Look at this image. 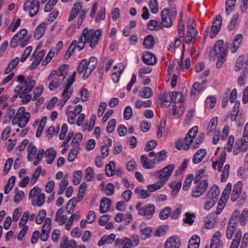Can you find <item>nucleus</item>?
<instances>
[{
	"mask_svg": "<svg viewBox=\"0 0 248 248\" xmlns=\"http://www.w3.org/2000/svg\"><path fill=\"white\" fill-rule=\"evenodd\" d=\"M17 81L20 85H17L14 90L16 93H20V98H21V102L23 104L28 103L32 99L30 93L35 85V81L31 76H28L25 78L23 75H19L17 78Z\"/></svg>",
	"mask_w": 248,
	"mask_h": 248,
	"instance_id": "1",
	"label": "nucleus"
},
{
	"mask_svg": "<svg viewBox=\"0 0 248 248\" xmlns=\"http://www.w3.org/2000/svg\"><path fill=\"white\" fill-rule=\"evenodd\" d=\"M101 35L102 31L99 29L94 30L84 29L78 40L77 48L79 51L81 50L84 48L86 43H89L92 48H95L101 39Z\"/></svg>",
	"mask_w": 248,
	"mask_h": 248,
	"instance_id": "2",
	"label": "nucleus"
},
{
	"mask_svg": "<svg viewBox=\"0 0 248 248\" xmlns=\"http://www.w3.org/2000/svg\"><path fill=\"white\" fill-rule=\"evenodd\" d=\"M242 182L239 181L237 182L233 186L232 191L231 195V201L232 202H235L239 198L238 203L239 204H243L246 201L247 197L246 193L242 192Z\"/></svg>",
	"mask_w": 248,
	"mask_h": 248,
	"instance_id": "3",
	"label": "nucleus"
},
{
	"mask_svg": "<svg viewBox=\"0 0 248 248\" xmlns=\"http://www.w3.org/2000/svg\"><path fill=\"white\" fill-rule=\"evenodd\" d=\"M25 3L23 5V10L24 11L29 12V15L33 17L35 16L39 11L40 7V3L38 0H25Z\"/></svg>",
	"mask_w": 248,
	"mask_h": 248,
	"instance_id": "4",
	"label": "nucleus"
},
{
	"mask_svg": "<svg viewBox=\"0 0 248 248\" xmlns=\"http://www.w3.org/2000/svg\"><path fill=\"white\" fill-rule=\"evenodd\" d=\"M208 186V183L206 179L202 180L195 186L192 192V196L197 198L200 197L206 190Z\"/></svg>",
	"mask_w": 248,
	"mask_h": 248,
	"instance_id": "5",
	"label": "nucleus"
},
{
	"mask_svg": "<svg viewBox=\"0 0 248 248\" xmlns=\"http://www.w3.org/2000/svg\"><path fill=\"white\" fill-rule=\"evenodd\" d=\"M98 61L95 57H91L88 62L87 61V67L85 73H83L82 79H87L91 73L94 70L97 65Z\"/></svg>",
	"mask_w": 248,
	"mask_h": 248,
	"instance_id": "6",
	"label": "nucleus"
},
{
	"mask_svg": "<svg viewBox=\"0 0 248 248\" xmlns=\"http://www.w3.org/2000/svg\"><path fill=\"white\" fill-rule=\"evenodd\" d=\"M155 212V206L149 203L141 207L139 210V215L145 217L147 219H151Z\"/></svg>",
	"mask_w": 248,
	"mask_h": 248,
	"instance_id": "7",
	"label": "nucleus"
},
{
	"mask_svg": "<svg viewBox=\"0 0 248 248\" xmlns=\"http://www.w3.org/2000/svg\"><path fill=\"white\" fill-rule=\"evenodd\" d=\"M221 25L222 17L220 15H218L213 21L210 34V38H213L217 35L220 31Z\"/></svg>",
	"mask_w": 248,
	"mask_h": 248,
	"instance_id": "8",
	"label": "nucleus"
},
{
	"mask_svg": "<svg viewBox=\"0 0 248 248\" xmlns=\"http://www.w3.org/2000/svg\"><path fill=\"white\" fill-rule=\"evenodd\" d=\"M30 118V114L27 112L24 113L21 116H17V119L14 121V118L12 121V124L14 125L17 124L20 128L24 127L29 121Z\"/></svg>",
	"mask_w": 248,
	"mask_h": 248,
	"instance_id": "9",
	"label": "nucleus"
},
{
	"mask_svg": "<svg viewBox=\"0 0 248 248\" xmlns=\"http://www.w3.org/2000/svg\"><path fill=\"white\" fill-rule=\"evenodd\" d=\"M223 44L224 42L223 40H218L215 45L214 50L211 53V55L220 56L223 55V53H224L225 55H227L226 50L223 46Z\"/></svg>",
	"mask_w": 248,
	"mask_h": 248,
	"instance_id": "10",
	"label": "nucleus"
},
{
	"mask_svg": "<svg viewBox=\"0 0 248 248\" xmlns=\"http://www.w3.org/2000/svg\"><path fill=\"white\" fill-rule=\"evenodd\" d=\"M169 14L170 11L168 8L163 9L161 13V24L166 28L170 27L172 25V21Z\"/></svg>",
	"mask_w": 248,
	"mask_h": 248,
	"instance_id": "11",
	"label": "nucleus"
},
{
	"mask_svg": "<svg viewBox=\"0 0 248 248\" xmlns=\"http://www.w3.org/2000/svg\"><path fill=\"white\" fill-rule=\"evenodd\" d=\"M181 246L180 238L177 236L170 237L166 241L164 248H179Z\"/></svg>",
	"mask_w": 248,
	"mask_h": 248,
	"instance_id": "12",
	"label": "nucleus"
},
{
	"mask_svg": "<svg viewBox=\"0 0 248 248\" xmlns=\"http://www.w3.org/2000/svg\"><path fill=\"white\" fill-rule=\"evenodd\" d=\"M16 34H19L18 37L19 46L21 47H24L27 45L30 39L29 37L27 36V30L26 29H23Z\"/></svg>",
	"mask_w": 248,
	"mask_h": 248,
	"instance_id": "13",
	"label": "nucleus"
},
{
	"mask_svg": "<svg viewBox=\"0 0 248 248\" xmlns=\"http://www.w3.org/2000/svg\"><path fill=\"white\" fill-rule=\"evenodd\" d=\"M142 61L143 62L149 65H154L157 62V58L154 54L150 51H145L143 53Z\"/></svg>",
	"mask_w": 248,
	"mask_h": 248,
	"instance_id": "14",
	"label": "nucleus"
},
{
	"mask_svg": "<svg viewBox=\"0 0 248 248\" xmlns=\"http://www.w3.org/2000/svg\"><path fill=\"white\" fill-rule=\"evenodd\" d=\"M64 79V77L62 78L61 77L56 75H53L52 77L50 78L49 75L47 78L48 80H51L48 86L49 89L50 91H53L57 88L60 82L63 81Z\"/></svg>",
	"mask_w": 248,
	"mask_h": 248,
	"instance_id": "15",
	"label": "nucleus"
},
{
	"mask_svg": "<svg viewBox=\"0 0 248 248\" xmlns=\"http://www.w3.org/2000/svg\"><path fill=\"white\" fill-rule=\"evenodd\" d=\"M140 161L144 169H152L154 167L156 163V159L150 160L146 155H143L140 156Z\"/></svg>",
	"mask_w": 248,
	"mask_h": 248,
	"instance_id": "16",
	"label": "nucleus"
},
{
	"mask_svg": "<svg viewBox=\"0 0 248 248\" xmlns=\"http://www.w3.org/2000/svg\"><path fill=\"white\" fill-rule=\"evenodd\" d=\"M233 217L231 219H230L226 230V237L228 239L232 238L237 224V222H234L233 221Z\"/></svg>",
	"mask_w": 248,
	"mask_h": 248,
	"instance_id": "17",
	"label": "nucleus"
},
{
	"mask_svg": "<svg viewBox=\"0 0 248 248\" xmlns=\"http://www.w3.org/2000/svg\"><path fill=\"white\" fill-rule=\"evenodd\" d=\"M192 142H190L189 139L186 137L185 139H179L176 142L175 147L178 150L183 149L185 150H187L189 149L190 145Z\"/></svg>",
	"mask_w": 248,
	"mask_h": 248,
	"instance_id": "18",
	"label": "nucleus"
},
{
	"mask_svg": "<svg viewBox=\"0 0 248 248\" xmlns=\"http://www.w3.org/2000/svg\"><path fill=\"white\" fill-rule=\"evenodd\" d=\"M56 151L52 148H49L44 152V156L46 158V161L48 164L52 163L56 156Z\"/></svg>",
	"mask_w": 248,
	"mask_h": 248,
	"instance_id": "19",
	"label": "nucleus"
},
{
	"mask_svg": "<svg viewBox=\"0 0 248 248\" xmlns=\"http://www.w3.org/2000/svg\"><path fill=\"white\" fill-rule=\"evenodd\" d=\"M115 245L117 246H122V248H132V244L131 239L124 237L123 239L117 238L115 242Z\"/></svg>",
	"mask_w": 248,
	"mask_h": 248,
	"instance_id": "20",
	"label": "nucleus"
},
{
	"mask_svg": "<svg viewBox=\"0 0 248 248\" xmlns=\"http://www.w3.org/2000/svg\"><path fill=\"white\" fill-rule=\"evenodd\" d=\"M243 39V36L241 34H238L234 38L232 43L230 50L232 53L235 52L239 48Z\"/></svg>",
	"mask_w": 248,
	"mask_h": 248,
	"instance_id": "21",
	"label": "nucleus"
},
{
	"mask_svg": "<svg viewBox=\"0 0 248 248\" xmlns=\"http://www.w3.org/2000/svg\"><path fill=\"white\" fill-rule=\"evenodd\" d=\"M219 193L218 186L216 185H214L210 188L207 194V197L208 199H211L217 201Z\"/></svg>",
	"mask_w": 248,
	"mask_h": 248,
	"instance_id": "22",
	"label": "nucleus"
},
{
	"mask_svg": "<svg viewBox=\"0 0 248 248\" xmlns=\"http://www.w3.org/2000/svg\"><path fill=\"white\" fill-rule=\"evenodd\" d=\"M115 239V235L111 233L108 235L103 236L98 242L99 246H102L106 244H112Z\"/></svg>",
	"mask_w": 248,
	"mask_h": 248,
	"instance_id": "23",
	"label": "nucleus"
},
{
	"mask_svg": "<svg viewBox=\"0 0 248 248\" xmlns=\"http://www.w3.org/2000/svg\"><path fill=\"white\" fill-rule=\"evenodd\" d=\"M206 155L205 149H201L199 150L194 155L192 161L194 164L200 163L205 157Z\"/></svg>",
	"mask_w": 248,
	"mask_h": 248,
	"instance_id": "24",
	"label": "nucleus"
},
{
	"mask_svg": "<svg viewBox=\"0 0 248 248\" xmlns=\"http://www.w3.org/2000/svg\"><path fill=\"white\" fill-rule=\"evenodd\" d=\"M111 205V200L108 198L104 197L102 199L100 202V212L104 213L107 212L109 209Z\"/></svg>",
	"mask_w": 248,
	"mask_h": 248,
	"instance_id": "25",
	"label": "nucleus"
},
{
	"mask_svg": "<svg viewBox=\"0 0 248 248\" xmlns=\"http://www.w3.org/2000/svg\"><path fill=\"white\" fill-rule=\"evenodd\" d=\"M155 44V40L152 35H148L144 38L143 42V46L145 48L148 49H152Z\"/></svg>",
	"mask_w": 248,
	"mask_h": 248,
	"instance_id": "26",
	"label": "nucleus"
},
{
	"mask_svg": "<svg viewBox=\"0 0 248 248\" xmlns=\"http://www.w3.org/2000/svg\"><path fill=\"white\" fill-rule=\"evenodd\" d=\"M225 152L224 153L222 152L219 160H217L213 163L212 167L214 169H217V170H222V168L225 160Z\"/></svg>",
	"mask_w": 248,
	"mask_h": 248,
	"instance_id": "27",
	"label": "nucleus"
},
{
	"mask_svg": "<svg viewBox=\"0 0 248 248\" xmlns=\"http://www.w3.org/2000/svg\"><path fill=\"white\" fill-rule=\"evenodd\" d=\"M82 9L81 3L80 2H77L74 5L73 8L71 10L70 15L68 18V21H71L73 20L78 15L79 12Z\"/></svg>",
	"mask_w": 248,
	"mask_h": 248,
	"instance_id": "28",
	"label": "nucleus"
},
{
	"mask_svg": "<svg viewBox=\"0 0 248 248\" xmlns=\"http://www.w3.org/2000/svg\"><path fill=\"white\" fill-rule=\"evenodd\" d=\"M82 9L81 3L80 2H77L74 5L73 8L71 10L70 15L68 18V21H71L73 20L78 15L79 12Z\"/></svg>",
	"mask_w": 248,
	"mask_h": 248,
	"instance_id": "29",
	"label": "nucleus"
},
{
	"mask_svg": "<svg viewBox=\"0 0 248 248\" xmlns=\"http://www.w3.org/2000/svg\"><path fill=\"white\" fill-rule=\"evenodd\" d=\"M27 150L28 152L27 159L28 161H31L34 158V156L37 152V149L33 144L31 142L28 145Z\"/></svg>",
	"mask_w": 248,
	"mask_h": 248,
	"instance_id": "30",
	"label": "nucleus"
},
{
	"mask_svg": "<svg viewBox=\"0 0 248 248\" xmlns=\"http://www.w3.org/2000/svg\"><path fill=\"white\" fill-rule=\"evenodd\" d=\"M172 172V171H156L155 176L161 180V181L158 182H163V185H164L166 182L171 175Z\"/></svg>",
	"mask_w": 248,
	"mask_h": 248,
	"instance_id": "31",
	"label": "nucleus"
},
{
	"mask_svg": "<svg viewBox=\"0 0 248 248\" xmlns=\"http://www.w3.org/2000/svg\"><path fill=\"white\" fill-rule=\"evenodd\" d=\"M46 26V25L45 23H42L38 26L34 34L35 39L39 40L43 35Z\"/></svg>",
	"mask_w": 248,
	"mask_h": 248,
	"instance_id": "32",
	"label": "nucleus"
},
{
	"mask_svg": "<svg viewBox=\"0 0 248 248\" xmlns=\"http://www.w3.org/2000/svg\"><path fill=\"white\" fill-rule=\"evenodd\" d=\"M78 45V41L75 40L72 42L64 55L65 59H68L71 57Z\"/></svg>",
	"mask_w": 248,
	"mask_h": 248,
	"instance_id": "33",
	"label": "nucleus"
},
{
	"mask_svg": "<svg viewBox=\"0 0 248 248\" xmlns=\"http://www.w3.org/2000/svg\"><path fill=\"white\" fill-rule=\"evenodd\" d=\"M203 90L202 85L198 82H195L192 85L190 91V95L191 97L194 98L197 93H199Z\"/></svg>",
	"mask_w": 248,
	"mask_h": 248,
	"instance_id": "34",
	"label": "nucleus"
},
{
	"mask_svg": "<svg viewBox=\"0 0 248 248\" xmlns=\"http://www.w3.org/2000/svg\"><path fill=\"white\" fill-rule=\"evenodd\" d=\"M200 242V238L197 235H193L189 241L187 248H199Z\"/></svg>",
	"mask_w": 248,
	"mask_h": 248,
	"instance_id": "35",
	"label": "nucleus"
},
{
	"mask_svg": "<svg viewBox=\"0 0 248 248\" xmlns=\"http://www.w3.org/2000/svg\"><path fill=\"white\" fill-rule=\"evenodd\" d=\"M216 221L214 217L208 216L204 219V226L205 228L211 229L214 228L216 225Z\"/></svg>",
	"mask_w": 248,
	"mask_h": 248,
	"instance_id": "36",
	"label": "nucleus"
},
{
	"mask_svg": "<svg viewBox=\"0 0 248 248\" xmlns=\"http://www.w3.org/2000/svg\"><path fill=\"white\" fill-rule=\"evenodd\" d=\"M235 143L240 146L243 151H246L248 148V137L243 136L241 139H237Z\"/></svg>",
	"mask_w": 248,
	"mask_h": 248,
	"instance_id": "37",
	"label": "nucleus"
},
{
	"mask_svg": "<svg viewBox=\"0 0 248 248\" xmlns=\"http://www.w3.org/2000/svg\"><path fill=\"white\" fill-rule=\"evenodd\" d=\"M198 35V31H195L194 34L190 31H187L185 38V43L187 44H189L192 42H195L196 40Z\"/></svg>",
	"mask_w": 248,
	"mask_h": 248,
	"instance_id": "38",
	"label": "nucleus"
},
{
	"mask_svg": "<svg viewBox=\"0 0 248 248\" xmlns=\"http://www.w3.org/2000/svg\"><path fill=\"white\" fill-rule=\"evenodd\" d=\"M67 178V175L65 174L59 185V190L58 192V195L62 194L68 186V182Z\"/></svg>",
	"mask_w": 248,
	"mask_h": 248,
	"instance_id": "39",
	"label": "nucleus"
},
{
	"mask_svg": "<svg viewBox=\"0 0 248 248\" xmlns=\"http://www.w3.org/2000/svg\"><path fill=\"white\" fill-rule=\"evenodd\" d=\"M68 67L67 64L61 65L59 68L58 70H53L50 74V78L52 77L53 75H56L60 77H62L63 75V73L66 68Z\"/></svg>",
	"mask_w": 248,
	"mask_h": 248,
	"instance_id": "40",
	"label": "nucleus"
},
{
	"mask_svg": "<svg viewBox=\"0 0 248 248\" xmlns=\"http://www.w3.org/2000/svg\"><path fill=\"white\" fill-rule=\"evenodd\" d=\"M80 217L79 213L77 212L72 214L70 217L69 220L65 225V229L66 230H69L71 228L72 225L74 220H78Z\"/></svg>",
	"mask_w": 248,
	"mask_h": 248,
	"instance_id": "41",
	"label": "nucleus"
},
{
	"mask_svg": "<svg viewBox=\"0 0 248 248\" xmlns=\"http://www.w3.org/2000/svg\"><path fill=\"white\" fill-rule=\"evenodd\" d=\"M134 192L141 199H145L150 196V193L148 190L142 189L140 187H136Z\"/></svg>",
	"mask_w": 248,
	"mask_h": 248,
	"instance_id": "42",
	"label": "nucleus"
},
{
	"mask_svg": "<svg viewBox=\"0 0 248 248\" xmlns=\"http://www.w3.org/2000/svg\"><path fill=\"white\" fill-rule=\"evenodd\" d=\"M45 199V195L43 193H41L39 194L35 200L32 201V204L33 206H41L42 205L44 202Z\"/></svg>",
	"mask_w": 248,
	"mask_h": 248,
	"instance_id": "43",
	"label": "nucleus"
},
{
	"mask_svg": "<svg viewBox=\"0 0 248 248\" xmlns=\"http://www.w3.org/2000/svg\"><path fill=\"white\" fill-rule=\"evenodd\" d=\"M153 95L152 89L148 87H145L143 88L142 91L140 92L139 95L141 97L148 98Z\"/></svg>",
	"mask_w": 248,
	"mask_h": 248,
	"instance_id": "44",
	"label": "nucleus"
},
{
	"mask_svg": "<svg viewBox=\"0 0 248 248\" xmlns=\"http://www.w3.org/2000/svg\"><path fill=\"white\" fill-rule=\"evenodd\" d=\"M227 200H228L227 199H224V198H223L221 197L220 198V199L218 201L217 208V209L216 211V214L219 215L222 212V210L223 209V208L225 207V206L226 205V203Z\"/></svg>",
	"mask_w": 248,
	"mask_h": 248,
	"instance_id": "45",
	"label": "nucleus"
},
{
	"mask_svg": "<svg viewBox=\"0 0 248 248\" xmlns=\"http://www.w3.org/2000/svg\"><path fill=\"white\" fill-rule=\"evenodd\" d=\"M241 235L242 233L240 231L237 232L232 240L230 248H238L240 242Z\"/></svg>",
	"mask_w": 248,
	"mask_h": 248,
	"instance_id": "46",
	"label": "nucleus"
},
{
	"mask_svg": "<svg viewBox=\"0 0 248 248\" xmlns=\"http://www.w3.org/2000/svg\"><path fill=\"white\" fill-rule=\"evenodd\" d=\"M220 237V233L219 232H216L213 237L212 238V240L211 241L210 244V248H217L218 246L217 245V243L220 242L219 238Z\"/></svg>",
	"mask_w": 248,
	"mask_h": 248,
	"instance_id": "47",
	"label": "nucleus"
},
{
	"mask_svg": "<svg viewBox=\"0 0 248 248\" xmlns=\"http://www.w3.org/2000/svg\"><path fill=\"white\" fill-rule=\"evenodd\" d=\"M163 182H159L158 181L153 184L149 185L147 186L148 192H153L158 189H159L163 186Z\"/></svg>",
	"mask_w": 248,
	"mask_h": 248,
	"instance_id": "48",
	"label": "nucleus"
},
{
	"mask_svg": "<svg viewBox=\"0 0 248 248\" xmlns=\"http://www.w3.org/2000/svg\"><path fill=\"white\" fill-rule=\"evenodd\" d=\"M198 131V127L197 126H193L187 132L186 137L189 139L190 142H192L195 136Z\"/></svg>",
	"mask_w": 248,
	"mask_h": 248,
	"instance_id": "49",
	"label": "nucleus"
},
{
	"mask_svg": "<svg viewBox=\"0 0 248 248\" xmlns=\"http://www.w3.org/2000/svg\"><path fill=\"white\" fill-rule=\"evenodd\" d=\"M19 62V58L16 57L13 59L11 62L9 64L7 68L5 70V74H7L10 73L13 69H14L18 64Z\"/></svg>",
	"mask_w": 248,
	"mask_h": 248,
	"instance_id": "50",
	"label": "nucleus"
},
{
	"mask_svg": "<svg viewBox=\"0 0 248 248\" xmlns=\"http://www.w3.org/2000/svg\"><path fill=\"white\" fill-rule=\"evenodd\" d=\"M218 119L217 117H213L210 121L207 128V134L212 133L217 124Z\"/></svg>",
	"mask_w": 248,
	"mask_h": 248,
	"instance_id": "51",
	"label": "nucleus"
},
{
	"mask_svg": "<svg viewBox=\"0 0 248 248\" xmlns=\"http://www.w3.org/2000/svg\"><path fill=\"white\" fill-rule=\"evenodd\" d=\"M182 94L178 92H173L171 97V101L173 103L183 102Z\"/></svg>",
	"mask_w": 248,
	"mask_h": 248,
	"instance_id": "52",
	"label": "nucleus"
},
{
	"mask_svg": "<svg viewBox=\"0 0 248 248\" xmlns=\"http://www.w3.org/2000/svg\"><path fill=\"white\" fill-rule=\"evenodd\" d=\"M82 138V135L80 133H78L76 134L75 136L73 138L72 141V145L74 147L79 148L80 145L79 141H81Z\"/></svg>",
	"mask_w": 248,
	"mask_h": 248,
	"instance_id": "53",
	"label": "nucleus"
},
{
	"mask_svg": "<svg viewBox=\"0 0 248 248\" xmlns=\"http://www.w3.org/2000/svg\"><path fill=\"white\" fill-rule=\"evenodd\" d=\"M232 185L231 183H229L225 186L224 190L223 191L220 197L228 199L231 193Z\"/></svg>",
	"mask_w": 248,
	"mask_h": 248,
	"instance_id": "54",
	"label": "nucleus"
},
{
	"mask_svg": "<svg viewBox=\"0 0 248 248\" xmlns=\"http://www.w3.org/2000/svg\"><path fill=\"white\" fill-rule=\"evenodd\" d=\"M193 180V174H189L186 178L185 181L184 183L183 186V190L184 191H187L191 185V182Z\"/></svg>",
	"mask_w": 248,
	"mask_h": 248,
	"instance_id": "55",
	"label": "nucleus"
},
{
	"mask_svg": "<svg viewBox=\"0 0 248 248\" xmlns=\"http://www.w3.org/2000/svg\"><path fill=\"white\" fill-rule=\"evenodd\" d=\"M44 155V151L43 149L40 148L38 150V152L36 154V155L34 158V160L33 162V164L34 166H37L40 161L42 160L43 155Z\"/></svg>",
	"mask_w": 248,
	"mask_h": 248,
	"instance_id": "56",
	"label": "nucleus"
},
{
	"mask_svg": "<svg viewBox=\"0 0 248 248\" xmlns=\"http://www.w3.org/2000/svg\"><path fill=\"white\" fill-rule=\"evenodd\" d=\"M171 213V208L166 207L163 208L159 213V217L161 219L168 218Z\"/></svg>",
	"mask_w": 248,
	"mask_h": 248,
	"instance_id": "57",
	"label": "nucleus"
},
{
	"mask_svg": "<svg viewBox=\"0 0 248 248\" xmlns=\"http://www.w3.org/2000/svg\"><path fill=\"white\" fill-rule=\"evenodd\" d=\"M75 200L76 197H73L67 203L66 208L69 214H72L74 211V208L76 205L75 204Z\"/></svg>",
	"mask_w": 248,
	"mask_h": 248,
	"instance_id": "58",
	"label": "nucleus"
},
{
	"mask_svg": "<svg viewBox=\"0 0 248 248\" xmlns=\"http://www.w3.org/2000/svg\"><path fill=\"white\" fill-rule=\"evenodd\" d=\"M51 219L47 217L45 219L44 225L42 229V231L49 233L51 230Z\"/></svg>",
	"mask_w": 248,
	"mask_h": 248,
	"instance_id": "59",
	"label": "nucleus"
},
{
	"mask_svg": "<svg viewBox=\"0 0 248 248\" xmlns=\"http://www.w3.org/2000/svg\"><path fill=\"white\" fill-rule=\"evenodd\" d=\"M152 105V102L151 100H147L146 101H142L140 100H138L135 102V107L137 108H140L142 107H148L151 106Z\"/></svg>",
	"mask_w": 248,
	"mask_h": 248,
	"instance_id": "60",
	"label": "nucleus"
},
{
	"mask_svg": "<svg viewBox=\"0 0 248 248\" xmlns=\"http://www.w3.org/2000/svg\"><path fill=\"white\" fill-rule=\"evenodd\" d=\"M46 216V211L45 209L41 210L39 213L38 215L36 217L35 219V222L37 224H41L43 222L44 219H45Z\"/></svg>",
	"mask_w": 248,
	"mask_h": 248,
	"instance_id": "61",
	"label": "nucleus"
},
{
	"mask_svg": "<svg viewBox=\"0 0 248 248\" xmlns=\"http://www.w3.org/2000/svg\"><path fill=\"white\" fill-rule=\"evenodd\" d=\"M178 35L180 38H182L185 35V24L183 20L180 19L178 25Z\"/></svg>",
	"mask_w": 248,
	"mask_h": 248,
	"instance_id": "62",
	"label": "nucleus"
},
{
	"mask_svg": "<svg viewBox=\"0 0 248 248\" xmlns=\"http://www.w3.org/2000/svg\"><path fill=\"white\" fill-rule=\"evenodd\" d=\"M149 7L152 13L156 14L158 12V5L156 0H150Z\"/></svg>",
	"mask_w": 248,
	"mask_h": 248,
	"instance_id": "63",
	"label": "nucleus"
},
{
	"mask_svg": "<svg viewBox=\"0 0 248 248\" xmlns=\"http://www.w3.org/2000/svg\"><path fill=\"white\" fill-rule=\"evenodd\" d=\"M132 114L133 111L132 108L129 106H126L125 108L124 112V119L127 120H130L132 116Z\"/></svg>",
	"mask_w": 248,
	"mask_h": 248,
	"instance_id": "64",
	"label": "nucleus"
}]
</instances>
